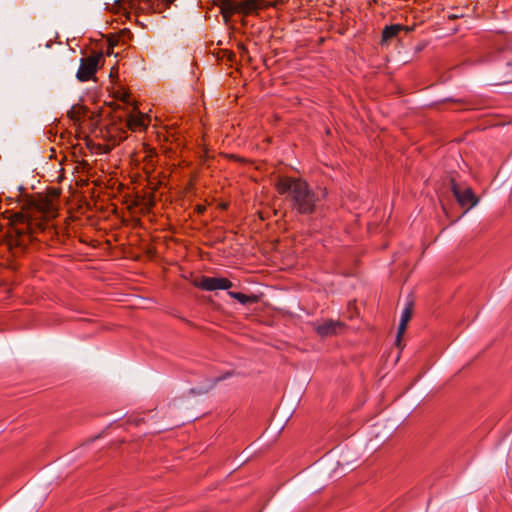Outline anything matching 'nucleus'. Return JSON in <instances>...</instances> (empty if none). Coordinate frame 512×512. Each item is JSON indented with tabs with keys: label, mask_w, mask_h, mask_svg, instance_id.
Returning <instances> with one entry per match:
<instances>
[{
	"label": "nucleus",
	"mask_w": 512,
	"mask_h": 512,
	"mask_svg": "<svg viewBox=\"0 0 512 512\" xmlns=\"http://www.w3.org/2000/svg\"><path fill=\"white\" fill-rule=\"evenodd\" d=\"M452 191L461 206H467L470 208L475 206L478 202V199L470 188L461 191L458 185L453 182Z\"/></svg>",
	"instance_id": "7"
},
{
	"label": "nucleus",
	"mask_w": 512,
	"mask_h": 512,
	"mask_svg": "<svg viewBox=\"0 0 512 512\" xmlns=\"http://www.w3.org/2000/svg\"><path fill=\"white\" fill-rule=\"evenodd\" d=\"M221 13L225 21L234 14L238 13V3L231 0H225L221 6Z\"/></svg>",
	"instance_id": "12"
},
{
	"label": "nucleus",
	"mask_w": 512,
	"mask_h": 512,
	"mask_svg": "<svg viewBox=\"0 0 512 512\" xmlns=\"http://www.w3.org/2000/svg\"><path fill=\"white\" fill-rule=\"evenodd\" d=\"M167 5L173 3L175 0H163Z\"/></svg>",
	"instance_id": "16"
},
{
	"label": "nucleus",
	"mask_w": 512,
	"mask_h": 512,
	"mask_svg": "<svg viewBox=\"0 0 512 512\" xmlns=\"http://www.w3.org/2000/svg\"><path fill=\"white\" fill-rule=\"evenodd\" d=\"M37 213L41 214L45 220L55 218L57 207L51 200L41 198L35 202L30 211L15 214L12 219V232L15 234V238L12 239L13 244L24 248L31 241L34 227L45 229L44 223L36 221Z\"/></svg>",
	"instance_id": "2"
},
{
	"label": "nucleus",
	"mask_w": 512,
	"mask_h": 512,
	"mask_svg": "<svg viewBox=\"0 0 512 512\" xmlns=\"http://www.w3.org/2000/svg\"><path fill=\"white\" fill-rule=\"evenodd\" d=\"M238 3V13L248 15L258 11L259 9L273 6L274 4L265 0H242Z\"/></svg>",
	"instance_id": "8"
},
{
	"label": "nucleus",
	"mask_w": 512,
	"mask_h": 512,
	"mask_svg": "<svg viewBox=\"0 0 512 512\" xmlns=\"http://www.w3.org/2000/svg\"><path fill=\"white\" fill-rule=\"evenodd\" d=\"M403 30H408V28L401 24H392L389 26H385L382 31V43H386L389 40L397 37L398 34Z\"/></svg>",
	"instance_id": "11"
},
{
	"label": "nucleus",
	"mask_w": 512,
	"mask_h": 512,
	"mask_svg": "<svg viewBox=\"0 0 512 512\" xmlns=\"http://www.w3.org/2000/svg\"><path fill=\"white\" fill-rule=\"evenodd\" d=\"M126 122L130 130L134 132H141L144 131L149 125L150 117L147 114L141 113L137 111L136 108H134L133 111L129 113Z\"/></svg>",
	"instance_id": "5"
},
{
	"label": "nucleus",
	"mask_w": 512,
	"mask_h": 512,
	"mask_svg": "<svg viewBox=\"0 0 512 512\" xmlns=\"http://www.w3.org/2000/svg\"><path fill=\"white\" fill-rule=\"evenodd\" d=\"M229 296L239 301L241 304L247 303H255L257 301V297L252 295L248 296L241 292H228Z\"/></svg>",
	"instance_id": "13"
},
{
	"label": "nucleus",
	"mask_w": 512,
	"mask_h": 512,
	"mask_svg": "<svg viewBox=\"0 0 512 512\" xmlns=\"http://www.w3.org/2000/svg\"><path fill=\"white\" fill-rule=\"evenodd\" d=\"M275 188L280 195L286 196L291 209L301 215L313 214L321 200L319 192L301 178L279 177Z\"/></svg>",
	"instance_id": "1"
},
{
	"label": "nucleus",
	"mask_w": 512,
	"mask_h": 512,
	"mask_svg": "<svg viewBox=\"0 0 512 512\" xmlns=\"http://www.w3.org/2000/svg\"><path fill=\"white\" fill-rule=\"evenodd\" d=\"M117 98L120 99L124 103H129L130 94L127 91H118Z\"/></svg>",
	"instance_id": "15"
},
{
	"label": "nucleus",
	"mask_w": 512,
	"mask_h": 512,
	"mask_svg": "<svg viewBox=\"0 0 512 512\" xmlns=\"http://www.w3.org/2000/svg\"><path fill=\"white\" fill-rule=\"evenodd\" d=\"M193 285L204 291L228 290L233 284L224 277L201 276L193 281Z\"/></svg>",
	"instance_id": "3"
},
{
	"label": "nucleus",
	"mask_w": 512,
	"mask_h": 512,
	"mask_svg": "<svg viewBox=\"0 0 512 512\" xmlns=\"http://www.w3.org/2000/svg\"><path fill=\"white\" fill-rule=\"evenodd\" d=\"M116 6H118L116 12L126 11L128 8L143 12L155 9L153 0H121L117 1Z\"/></svg>",
	"instance_id": "6"
},
{
	"label": "nucleus",
	"mask_w": 512,
	"mask_h": 512,
	"mask_svg": "<svg viewBox=\"0 0 512 512\" xmlns=\"http://www.w3.org/2000/svg\"><path fill=\"white\" fill-rule=\"evenodd\" d=\"M68 117L74 121H79L83 115V109L80 106H73L67 113Z\"/></svg>",
	"instance_id": "14"
},
{
	"label": "nucleus",
	"mask_w": 512,
	"mask_h": 512,
	"mask_svg": "<svg viewBox=\"0 0 512 512\" xmlns=\"http://www.w3.org/2000/svg\"><path fill=\"white\" fill-rule=\"evenodd\" d=\"M343 323L335 320H325L316 325V331L321 337L331 336L338 333Z\"/></svg>",
	"instance_id": "9"
},
{
	"label": "nucleus",
	"mask_w": 512,
	"mask_h": 512,
	"mask_svg": "<svg viewBox=\"0 0 512 512\" xmlns=\"http://www.w3.org/2000/svg\"><path fill=\"white\" fill-rule=\"evenodd\" d=\"M101 58L100 53L82 58L76 74L77 79L81 82L90 80L97 72Z\"/></svg>",
	"instance_id": "4"
},
{
	"label": "nucleus",
	"mask_w": 512,
	"mask_h": 512,
	"mask_svg": "<svg viewBox=\"0 0 512 512\" xmlns=\"http://www.w3.org/2000/svg\"><path fill=\"white\" fill-rule=\"evenodd\" d=\"M411 317H412V304L409 303L403 309V311L401 313V319H400V324H399V327H398L397 339H396L397 345H399V343L401 341V337L405 333L407 325H408Z\"/></svg>",
	"instance_id": "10"
}]
</instances>
